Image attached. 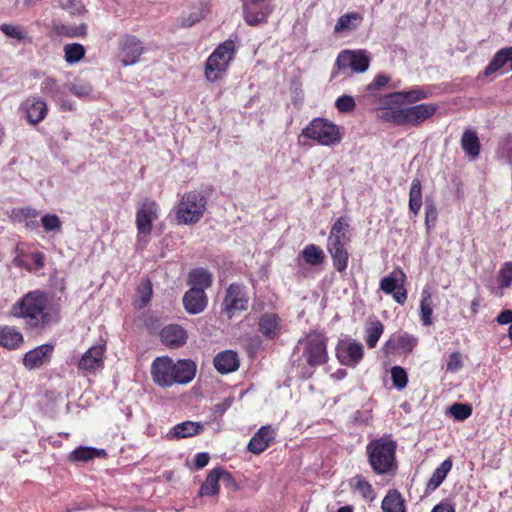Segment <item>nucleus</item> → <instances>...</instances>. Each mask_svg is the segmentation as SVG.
Instances as JSON below:
<instances>
[{
  "mask_svg": "<svg viewBox=\"0 0 512 512\" xmlns=\"http://www.w3.org/2000/svg\"><path fill=\"white\" fill-rule=\"evenodd\" d=\"M274 440V430L271 426H262L248 443V450L254 454L265 451Z\"/></svg>",
  "mask_w": 512,
  "mask_h": 512,
  "instance_id": "nucleus-18",
  "label": "nucleus"
},
{
  "mask_svg": "<svg viewBox=\"0 0 512 512\" xmlns=\"http://www.w3.org/2000/svg\"><path fill=\"white\" fill-rule=\"evenodd\" d=\"M41 224L46 232H59L62 227L60 218L56 214H46L41 218Z\"/></svg>",
  "mask_w": 512,
  "mask_h": 512,
  "instance_id": "nucleus-48",
  "label": "nucleus"
},
{
  "mask_svg": "<svg viewBox=\"0 0 512 512\" xmlns=\"http://www.w3.org/2000/svg\"><path fill=\"white\" fill-rule=\"evenodd\" d=\"M505 63H507V60L504 57L503 53L499 50L494 55L488 66L485 68L484 74L486 76L491 75L492 73L502 68L505 65Z\"/></svg>",
  "mask_w": 512,
  "mask_h": 512,
  "instance_id": "nucleus-49",
  "label": "nucleus"
},
{
  "mask_svg": "<svg viewBox=\"0 0 512 512\" xmlns=\"http://www.w3.org/2000/svg\"><path fill=\"white\" fill-rule=\"evenodd\" d=\"M220 481H222L221 468H215L211 470L208 473L206 480L202 483L198 495L200 497L218 495L220 491Z\"/></svg>",
  "mask_w": 512,
  "mask_h": 512,
  "instance_id": "nucleus-24",
  "label": "nucleus"
},
{
  "mask_svg": "<svg viewBox=\"0 0 512 512\" xmlns=\"http://www.w3.org/2000/svg\"><path fill=\"white\" fill-rule=\"evenodd\" d=\"M138 294H139V307L142 308L145 305L148 304L151 298L152 294V286L150 281H145L142 283L138 288Z\"/></svg>",
  "mask_w": 512,
  "mask_h": 512,
  "instance_id": "nucleus-51",
  "label": "nucleus"
},
{
  "mask_svg": "<svg viewBox=\"0 0 512 512\" xmlns=\"http://www.w3.org/2000/svg\"><path fill=\"white\" fill-rule=\"evenodd\" d=\"M406 275L401 268L394 269L390 275L380 281V289L386 294H391L393 299L403 305L407 300V291L404 288Z\"/></svg>",
  "mask_w": 512,
  "mask_h": 512,
  "instance_id": "nucleus-11",
  "label": "nucleus"
},
{
  "mask_svg": "<svg viewBox=\"0 0 512 512\" xmlns=\"http://www.w3.org/2000/svg\"><path fill=\"white\" fill-rule=\"evenodd\" d=\"M69 90L75 96L86 97L91 94L92 86L88 83H72Z\"/></svg>",
  "mask_w": 512,
  "mask_h": 512,
  "instance_id": "nucleus-53",
  "label": "nucleus"
},
{
  "mask_svg": "<svg viewBox=\"0 0 512 512\" xmlns=\"http://www.w3.org/2000/svg\"><path fill=\"white\" fill-rule=\"evenodd\" d=\"M452 469V461L450 459L444 460L438 468L434 471L432 477L428 481V488L431 490H435L438 488L444 479L446 478L447 474Z\"/></svg>",
  "mask_w": 512,
  "mask_h": 512,
  "instance_id": "nucleus-35",
  "label": "nucleus"
},
{
  "mask_svg": "<svg viewBox=\"0 0 512 512\" xmlns=\"http://www.w3.org/2000/svg\"><path fill=\"white\" fill-rule=\"evenodd\" d=\"M362 21V16L359 13L352 12L342 15L335 27V33H341L343 31H350L356 29L357 25Z\"/></svg>",
  "mask_w": 512,
  "mask_h": 512,
  "instance_id": "nucleus-33",
  "label": "nucleus"
},
{
  "mask_svg": "<svg viewBox=\"0 0 512 512\" xmlns=\"http://www.w3.org/2000/svg\"><path fill=\"white\" fill-rule=\"evenodd\" d=\"M432 296L428 290H423L421 293L420 314L424 325L429 326L432 324Z\"/></svg>",
  "mask_w": 512,
  "mask_h": 512,
  "instance_id": "nucleus-39",
  "label": "nucleus"
},
{
  "mask_svg": "<svg viewBox=\"0 0 512 512\" xmlns=\"http://www.w3.org/2000/svg\"><path fill=\"white\" fill-rule=\"evenodd\" d=\"M461 147L468 156L472 158L478 157L480 154V143L476 132L470 129L465 130L461 138Z\"/></svg>",
  "mask_w": 512,
  "mask_h": 512,
  "instance_id": "nucleus-27",
  "label": "nucleus"
},
{
  "mask_svg": "<svg viewBox=\"0 0 512 512\" xmlns=\"http://www.w3.org/2000/svg\"><path fill=\"white\" fill-rule=\"evenodd\" d=\"M431 512H455V510L449 503H440L436 505Z\"/></svg>",
  "mask_w": 512,
  "mask_h": 512,
  "instance_id": "nucleus-62",
  "label": "nucleus"
},
{
  "mask_svg": "<svg viewBox=\"0 0 512 512\" xmlns=\"http://www.w3.org/2000/svg\"><path fill=\"white\" fill-rule=\"evenodd\" d=\"M158 215L159 205L154 200L145 199L141 202L136 214V228L139 241L150 235L152 224L158 219Z\"/></svg>",
  "mask_w": 512,
  "mask_h": 512,
  "instance_id": "nucleus-8",
  "label": "nucleus"
},
{
  "mask_svg": "<svg viewBox=\"0 0 512 512\" xmlns=\"http://www.w3.org/2000/svg\"><path fill=\"white\" fill-rule=\"evenodd\" d=\"M384 330L383 324L379 320L371 321L366 328V343L369 348H374Z\"/></svg>",
  "mask_w": 512,
  "mask_h": 512,
  "instance_id": "nucleus-41",
  "label": "nucleus"
},
{
  "mask_svg": "<svg viewBox=\"0 0 512 512\" xmlns=\"http://www.w3.org/2000/svg\"><path fill=\"white\" fill-rule=\"evenodd\" d=\"M498 283L501 290L508 288L512 283V262L503 264L498 273Z\"/></svg>",
  "mask_w": 512,
  "mask_h": 512,
  "instance_id": "nucleus-45",
  "label": "nucleus"
},
{
  "mask_svg": "<svg viewBox=\"0 0 512 512\" xmlns=\"http://www.w3.org/2000/svg\"><path fill=\"white\" fill-rule=\"evenodd\" d=\"M351 486L365 500L372 502L375 499V492L372 485L362 476L356 475L351 480Z\"/></svg>",
  "mask_w": 512,
  "mask_h": 512,
  "instance_id": "nucleus-34",
  "label": "nucleus"
},
{
  "mask_svg": "<svg viewBox=\"0 0 512 512\" xmlns=\"http://www.w3.org/2000/svg\"><path fill=\"white\" fill-rule=\"evenodd\" d=\"M221 479L227 488H230L233 491H237L239 489V486L234 477L223 468H221Z\"/></svg>",
  "mask_w": 512,
  "mask_h": 512,
  "instance_id": "nucleus-59",
  "label": "nucleus"
},
{
  "mask_svg": "<svg viewBox=\"0 0 512 512\" xmlns=\"http://www.w3.org/2000/svg\"><path fill=\"white\" fill-rule=\"evenodd\" d=\"M105 350L104 344L90 347L78 360V370L84 374H94L101 370L104 367Z\"/></svg>",
  "mask_w": 512,
  "mask_h": 512,
  "instance_id": "nucleus-13",
  "label": "nucleus"
},
{
  "mask_svg": "<svg viewBox=\"0 0 512 512\" xmlns=\"http://www.w3.org/2000/svg\"><path fill=\"white\" fill-rule=\"evenodd\" d=\"M438 106L433 103H422L415 106L402 108L398 122L402 126H417L431 118L437 111Z\"/></svg>",
  "mask_w": 512,
  "mask_h": 512,
  "instance_id": "nucleus-12",
  "label": "nucleus"
},
{
  "mask_svg": "<svg viewBox=\"0 0 512 512\" xmlns=\"http://www.w3.org/2000/svg\"><path fill=\"white\" fill-rule=\"evenodd\" d=\"M248 299L244 293V287L239 284H231L223 301L224 310L231 318L236 312L247 308Z\"/></svg>",
  "mask_w": 512,
  "mask_h": 512,
  "instance_id": "nucleus-14",
  "label": "nucleus"
},
{
  "mask_svg": "<svg viewBox=\"0 0 512 512\" xmlns=\"http://www.w3.org/2000/svg\"><path fill=\"white\" fill-rule=\"evenodd\" d=\"M337 271L343 272L348 265V252L344 246H327Z\"/></svg>",
  "mask_w": 512,
  "mask_h": 512,
  "instance_id": "nucleus-38",
  "label": "nucleus"
},
{
  "mask_svg": "<svg viewBox=\"0 0 512 512\" xmlns=\"http://www.w3.org/2000/svg\"><path fill=\"white\" fill-rule=\"evenodd\" d=\"M302 135L323 146L336 145L342 139V132L340 128L336 124L323 118L313 119L302 130Z\"/></svg>",
  "mask_w": 512,
  "mask_h": 512,
  "instance_id": "nucleus-5",
  "label": "nucleus"
},
{
  "mask_svg": "<svg viewBox=\"0 0 512 512\" xmlns=\"http://www.w3.org/2000/svg\"><path fill=\"white\" fill-rule=\"evenodd\" d=\"M187 337V332L176 324L168 325L160 332L162 343L170 348L183 346L187 341Z\"/></svg>",
  "mask_w": 512,
  "mask_h": 512,
  "instance_id": "nucleus-17",
  "label": "nucleus"
},
{
  "mask_svg": "<svg viewBox=\"0 0 512 512\" xmlns=\"http://www.w3.org/2000/svg\"><path fill=\"white\" fill-rule=\"evenodd\" d=\"M384 104L386 105V107L380 111L378 117L384 121L391 122L396 125H401V123L398 122V120L400 118V116H398V115H400L402 113V108L401 109L392 108L390 106L392 103L387 100V96L385 97Z\"/></svg>",
  "mask_w": 512,
  "mask_h": 512,
  "instance_id": "nucleus-44",
  "label": "nucleus"
},
{
  "mask_svg": "<svg viewBox=\"0 0 512 512\" xmlns=\"http://www.w3.org/2000/svg\"><path fill=\"white\" fill-rule=\"evenodd\" d=\"M338 358L345 365H356L363 358V345L352 341L338 347Z\"/></svg>",
  "mask_w": 512,
  "mask_h": 512,
  "instance_id": "nucleus-19",
  "label": "nucleus"
},
{
  "mask_svg": "<svg viewBox=\"0 0 512 512\" xmlns=\"http://www.w3.org/2000/svg\"><path fill=\"white\" fill-rule=\"evenodd\" d=\"M450 414L458 421H463L471 416L472 408L467 404L455 403L449 408Z\"/></svg>",
  "mask_w": 512,
  "mask_h": 512,
  "instance_id": "nucleus-46",
  "label": "nucleus"
},
{
  "mask_svg": "<svg viewBox=\"0 0 512 512\" xmlns=\"http://www.w3.org/2000/svg\"><path fill=\"white\" fill-rule=\"evenodd\" d=\"M396 448L397 444L390 436H383L368 443L366 453L376 474L383 475L396 469Z\"/></svg>",
  "mask_w": 512,
  "mask_h": 512,
  "instance_id": "nucleus-3",
  "label": "nucleus"
},
{
  "mask_svg": "<svg viewBox=\"0 0 512 512\" xmlns=\"http://www.w3.org/2000/svg\"><path fill=\"white\" fill-rule=\"evenodd\" d=\"M496 322L499 325H512V310L506 309L501 311L496 317Z\"/></svg>",
  "mask_w": 512,
  "mask_h": 512,
  "instance_id": "nucleus-60",
  "label": "nucleus"
},
{
  "mask_svg": "<svg viewBox=\"0 0 512 512\" xmlns=\"http://www.w3.org/2000/svg\"><path fill=\"white\" fill-rule=\"evenodd\" d=\"M143 53V46L136 38L125 40L121 49V62L124 66L133 65L138 62Z\"/></svg>",
  "mask_w": 512,
  "mask_h": 512,
  "instance_id": "nucleus-22",
  "label": "nucleus"
},
{
  "mask_svg": "<svg viewBox=\"0 0 512 512\" xmlns=\"http://www.w3.org/2000/svg\"><path fill=\"white\" fill-rule=\"evenodd\" d=\"M58 6L67 10L70 14H81L84 6L80 0H57Z\"/></svg>",
  "mask_w": 512,
  "mask_h": 512,
  "instance_id": "nucleus-50",
  "label": "nucleus"
},
{
  "mask_svg": "<svg viewBox=\"0 0 512 512\" xmlns=\"http://www.w3.org/2000/svg\"><path fill=\"white\" fill-rule=\"evenodd\" d=\"M20 212L24 218H35L38 216V211L31 207L23 208Z\"/></svg>",
  "mask_w": 512,
  "mask_h": 512,
  "instance_id": "nucleus-64",
  "label": "nucleus"
},
{
  "mask_svg": "<svg viewBox=\"0 0 512 512\" xmlns=\"http://www.w3.org/2000/svg\"><path fill=\"white\" fill-rule=\"evenodd\" d=\"M23 342V335L12 327H4L0 330V345L8 348H18Z\"/></svg>",
  "mask_w": 512,
  "mask_h": 512,
  "instance_id": "nucleus-29",
  "label": "nucleus"
},
{
  "mask_svg": "<svg viewBox=\"0 0 512 512\" xmlns=\"http://www.w3.org/2000/svg\"><path fill=\"white\" fill-rule=\"evenodd\" d=\"M397 345L399 348L411 352L416 345V339L408 334L399 336Z\"/></svg>",
  "mask_w": 512,
  "mask_h": 512,
  "instance_id": "nucleus-54",
  "label": "nucleus"
},
{
  "mask_svg": "<svg viewBox=\"0 0 512 512\" xmlns=\"http://www.w3.org/2000/svg\"><path fill=\"white\" fill-rule=\"evenodd\" d=\"M438 212L433 202L428 203L426 206L425 224L430 228V223L434 224L437 220Z\"/></svg>",
  "mask_w": 512,
  "mask_h": 512,
  "instance_id": "nucleus-58",
  "label": "nucleus"
},
{
  "mask_svg": "<svg viewBox=\"0 0 512 512\" xmlns=\"http://www.w3.org/2000/svg\"><path fill=\"white\" fill-rule=\"evenodd\" d=\"M0 29L3 33H5L7 36H10L15 39H23L24 34L22 30L18 26L10 25V24H2L0 26Z\"/></svg>",
  "mask_w": 512,
  "mask_h": 512,
  "instance_id": "nucleus-55",
  "label": "nucleus"
},
{
  "mask_svg": "<svg viewBox=\"0 0 512 512\" xmlns=\"http://www.w3.org/2000/svg\"><path fill=\"white\" fill-rule=\"evenodd\" d=\"M336 107L340 112H350L355 108V101L353 97L343 95L336 100Z\"/></svg>",
  "mask_w": 512,
  "mask_h": 512,
  "instance_id": "nucleus-52",
  "label": "nucleus"
},
{
  "mask_svg": "<svg viewBox=\"0 0 512 512\" xmlns=\"http://www.w3.org/2000/svg\"><path fill=\"white\" fill-rule=\"evenodd\" d=\"M213 276L205 268H196L189 273L188 276V284L193 289H205L209 288L212 285Z\"/></svg>",
  "mask_w": 512,
  "mask_h": 512,
  "instance_id": "nucleus-25",
  "label": "nucleus"
},
{
  "mask_svg": "<svg viewBox=\"0 0 512 512\" xmlns=\"http://www.w3.org/2000/svg\"><path fill=\"white\" fill-rule=\"evenodd\" d=\"M47 298L41 291H32L20 298L11 308V314L23 318L29 328H42L48 322Z\"/></svg>",
  "mask_w": 512,
  "mask_h": 512,
  "instance_id": "nucleus-2",
  "label": "nucleus"
},
{
  "mask_svg": "<svg viewBox=\"0 0 512 512\" xmlns=\"http://www.w3.org/2000/svg\"><path fill=\"white\" fill-rule=\"evenodd\" d=\"M391 377L393 385L401 390L407 386L408 377L406 371L400 366H394L391 369Z\"/></svg>",
  "mask_w": 512,
  "mask_h": 512,
  "instance_id": "nucleus-47",
  "label": "nucleus"
},
{
  "mask_svg": "<svg viewBox=\"0 0 512 512\" xmlns=\"http://www.w3.org/2000/svg\"><path fill=\"white\" fill-rule=\"evenodd\" d=\"M349 231V220L346 217H340L333 224L328 240L327 246H345L349 238L347 236Z\"/></svg>",
  "mask_w": 512,
  "mask_h": 512,
  "instance_id": "nucleus-21",
  "label": "nucleus"
},
{
  "mask_svg": "<svg viewBox=\"0 0 512 512\" xmlns=\"http://www.w3.org/2000/svg\"><path fill=\"white\" fill-rule=\"evenodd\" d=\"M52 352L53 346L49 344L40 345L24 355L23 364L29 370L40 367L49 362Z\"/></svg>",
  "mask_w": 512,
  "mask_h": 512,
  "instance_id": "nucleus-16",
  "label": "nucleus"
},
{
  "mask_svg": "<svg viewBox=\"0 0 512 512\" xmlns=\"http://www.w3.org/2000/svg\"><path fill=\"white\" fill-rule=\"evenodd\" d=\"M280 329L279 318L275 314H264L259 320V330L263 335L274 338Z\"/></svg>",
  "mask_w": 512,
  "mask_h": 512,
  "instance_id": "nucleus-30",
  "label": "nucleus"
},
{
  "mask_svg": "<svg viewBox=\"0 0 512 512\" xmlns=\"http://www.w3.org/2000/svg\"><path fill=\"white\" fill-rule=\"evenodd\" d=\"M183 304L190 314H199L207 306V297L202 289L190 288L183 297Z\"/></svg>",
  "mask_w": 512,
  "mask_h": 512,
  "instance_id": "nucleus-20",
  "label": "nucleus"
},
{
  "mask_svg": "<svg viewBox=\"0 0 512 512\" xmlns=\"http://www.w3.org/2000/svg\"><path fill=\"white\" fill-rule=\"evenodd\" d=\"M370 56L366 50H344L336 60V65L340 71L345 73L351 70L356 73H363L369 68Z\"/></svg>",
  "mask_w": 512,
  "mask_h": 512,
  "instance_id": "nucleus-9",
  "label": "nucleus"
},
{
  "mask_svg": "<svg viewBox=\"0 0 512 512\" xmlns=\"http://www.w3.org/2000/svg\"><path fill=\"white\" fill-rule=\"evenodd\" d=\"M40 90L43 94L50 96L55 101L63 96L62 87L51 77H47L41 82Z\"/></svg>",
  "mask_w": 512,
  "mask_h": 512,
  "instance_id": "nucleus-42",
  "label": "nucleus"
},
{
  "mask_svg": "<svg viewBox=\"0 0 512 512\" xmlns=\"http://www.w3.org/2000/svg\"><path fill=\"white\" fill-rule=\"evenodd\" d=\"M105 455V451L102 449H96L92 447H78L70 453V460L74 462H87L96 457Z\"/></svg>",
  "mask_w": 512,
  "mask_h": 512,
  "instance_id": "nucleus-32",
  "label": "nucleus"
},
{
  "mask_svg": "<svg viewBox=\"0 0 512 512\" xmlns=\"http://www.w3.org/2000/svg\"><path fill=\"white\" fill-rule=\"evenodd\" d=\"M301 256L307 264L312 266L322 264L325 258L323 251L314 244L305 246Z\"/></svg>",
  "mask_w": 512,
  "mask_h": 512,
  "instance_id": "nucleus-37",
  "label": "nucleus"
},
{
  "mask_svg": "<svg viewBox=\"0 0 512 512\" xmlns=\"http://www.w3.org/2000/svg\"><path fill=\"white\" fill-rule=\"evenodd\" d=\"M214 366L221 374H226L237 370L239 359L236 352L227 350L220 352L214 358Z\"/></svg>",
  "mask_w": 512,
  "mask_h": 512,
  "instance_id": "nucleus-23",
  "label": "nucleus"
},
{
  "mask_svg": "<svg viewBox=\"0 0 512 512\" xmlns=\"http://www.w3.org/2000/svg\"><path fill=\"white\" fill-rule=\"evenodd\" d=\"M233 56L234 43L232 41H226L219 45L207 59L205 66L207 80L215 82L221 79L226 73Z\"/></svg>",
  "mask_w": 512,
  "mask_h": 512,
  "instance_id": "nucleus-6",
  "label": "nucleus"
},
{
  "mask_svg": "<svg viewBox=\"0 0 512 512\" xmlns=\"http://www.w3.org/2000/svg\"><path fill=\"white\" fill-rule=\"evenodd\" d=\"M31 257L32 259L34 260L35 262V265L38 269H41L44 267V259H45V256L43 253L41 252H35V253H32L31 254Z\"/></svg>",
  "mask_w": 512,
  "mask_h": 512,
  "instance_id": "nucleus-63",
  "label": "nucleus"
},
{
  "mask_svg": "<svg viewBox=\"0 0 512 512\" xmlns=\"http://www.w3.org/2000/svg\"><path fill=\"white\" fill-rule=\"evenodd\" d=\"M462 368L461 355L458 352H453L449 355L447 362V370L456 372Z\"/></svg>",
  "mask_w": 512,
  "mask_h": 512,
  "instance_id": "nucleus-56",
  "label": "nucleus"
},
{
  "mask_svg": "<svg viewBox=\"0 0 512 512\" xmlns=\"http://www.w3.org/2000/svg\"><path fill=\"white\" fill-rule=\"evenodd\" d=\"M52 30L59 36L77 37L84 36L86 34L87 27L83 23L78 26L58 24L54 25Z\"/></svg>",
  "mask_w": 512,
  "mask_h": 512,
  "instance_id": "nucleus-40",
  "label": "nucleus"
},
{
  "mask_svg": "<svg viewBox=\"0 0 512 512\" xmlns=\"http://www.w3.org/2000/svg\"><path fill=\"white\" fill-rule=\"evenodd\" d=\"M65 60L69 64H74L82 60L85 56V48L78 43L66 44L64 46Z\"/></svg>",
  "mask_w": 512,
  "mask_h": 512,
  "instance_id": "nucleus-43",
  "label": "nucleus"
},
{
  "mask_svg": "<svg viewBox=\"0 0 512 512\" xmlns=\"http://www.w3.org/2000/svg\"><path fill=\"white\" fill-rule=\"evenodd\" d=\"M209 455L207 453H198L195 457V465L197 468L205 467L209 462Z\"/></svg>",
  "mask_w": 512,
  "mask_h": 512,
  "instance_id": "nucleus-61",
  "label": "nucleus"
},
{
  "mask_svg": "<svg viewBox=\"0 0 512 512\" xmlns=\"http://www.w3.org/2000/svg\"><path fill=\"white\" fill-rule=\"evenodd\" d=\"M389 81L390 77L388 75L379 74L375 77L374 81L367 86V90H379L383 88Z\"/></svg>",
  "mask_w": 512,
  "mask_h": 512,
  "instance_id": "nucleus-57",
  "label": "nucleus"
},
{
  "mask_svg": "<svg viewBox=\"0 0 512 512\" xmlns=\"http://www.w3.org/2000/svg\"><path fill=\"white\" fill-rule=\"evenodd\" d=\"M244 20L249 26L265 24L273 11L270 0H242Z\"/></svg>",
  "mask_w": 512,
  "mask_h": 512,
  "instance_id": "nucleus-10",
  "label": "nucleus"
},
{
  "mask_svg": "<svg viewBox=\"0 0 512 512\" xmlns=\"http://www.w3.org/2000/svg\"><path fill=\"white\" fill-rule=\"evenodd\" d=\"M427 98L426 93L420 89L410 91L394 92L387 96V100L391 103L402 104L405 102H416Z\"/></svg>",
  "mask_w": 512,
  "mask_h": 512,
  "instance_id": "nucleus-28",
  "label": "nucleus"
},
{
  "mask_svg": "<svg viewBox=\"0 0 512 512\" xmlns=\"http://www.w3.org/2000/svg\"><path fill=\"white\" fill-rule=\"evenodd\" d=\"M207 208V199L198 191L182 195L175 206V218L180 225H193L201 221Z\"/></svg>",
  "mask_w": 512,
  "mask_h": 512,
  "instance_id": "nucleus-4",
  "label": "nucleus"
},
{
  "mask_svg": "<svg viewBox=\"0 0 512 512\" xmlns=\"http://www.w3.org/2000/svg\"><path fill=\"white\" fill-rule=\"evenodd\" d=\"M21 109L25 112L30 124L36 125L42 122L47 113V103L39 96H29L21 103Z\"/></svg>",
  "mask_w": 512,
  "mask_h": 512,
  "instance_id": "nucleus-15",
  "label": "nucleus"
},
{
  "mask_svg": "<svg viewBox=\"0 0 512 512\" xmlns=\"http://www.w3.org/2000/svg\"><path fill=\"white\" fill-rule=\"evenodd\" d=\"M422 206V186L419 179H414L409 192V208L417 215Z\"/></svg>",
  "mask_w": 512,
  "mask_h": 512,
  "instance_id": "nucleus-36",
  "label": "nucleus"
},
{
  "mask_svg": "<svg viewBox=\"0 0 512 512\" xmlns=\"http://www.w3.org/2000/svg\"><path fill=\"white\" fill-rule=\"evenodd\" d=\"M381 508L383 512H406L404 500L396 489L387 492L382 500Z\"/></svg>",
  "mask_w": 512,
  "mask_h": 512,
  "instance_id": "nucleus-26",
  "label": "nucleus"
},
{
  "mask_svg": "<svg viewBox=\"0 0 512 512\" xmlns=\"http://www.w3.org/2000/svg\"><path fill=\"white\" fill-rule=\"evenodd\" d=\"M196 371L194 361L180 359L175 362L168 356L157 357L151 365L152 379L160 387L187 384L194 379Z\"/></svg>",
  "mask_w": 512,
  "mask_h": 512,
  "instance_id": "nucleus-1",
  "label": "nucleus"
},
{
  "mask_svg": "<svg viewBox=\"0 0 512 512\" xmlns=\"http://www.w3.org/2000/svg\"><path fill=\"white\" fill-rule=\"evenodd\" d=\"M203 426L198 422L185 421L174 426L172 434L176 438H187L199 434Z\"/></svg>",
  "mask_w": 512,
  "mask_h": 512,
  "instance_id": "nucleus-31",
  "label": "nucleus"
},
{
  "mask_svg": "<svg viewBox=\"0 0 512 512\" xmlns=\"http://www.w3.org/2000/svg\"><path fill=\"white\" fill-rule=\"evenodd\" d=\"M303 348V357L310 366H317L326 363L327 337L318 332L309 333L304 340L300 342Z\"/></svg>",
  "mask_w": 512,
  "mask_h": 512,
  "instance_id": "nucleus-7",
  "label": "nucleus"
}]
</instances>
